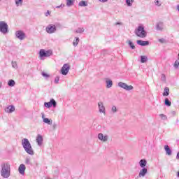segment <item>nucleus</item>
I'll list each match as a JSON object with an SVG mask.
<instances>
[{
	"instance_id": "f257e3e1",
	"label": "nucleus",
	"mask_w": 179,
	"mask_h": 179,
	"mask_svg": "<svg viewBox=\"0 0 179 179\" xmlns=\"http://www.w3.org/2000/svg\"><path fill=\"white\" fill-rule=\"evenodd\" d=\"M0 174L3 178H9L10 177V164L9 163L1 164Z\"/></svg>"
},
{
	"instance_id": "f03ea898",
	"label": "nucleus",
	"mask_w": 179,
	"mask_h": 179,
	"mask_svg": "<svg viewBox=\"0 0 179 179\" xmlns=\"http://www.w3.org/2000/svg\"><path fill=\"white\" fill-rule=\"evenodd\" d=\"M22 145L26 153L30 155V156H34V150H33V147H31V144L30 143L29 139L23 138L22 140Z\"/></svg>"
},
{
	"instance_id": "7ed1b4c3",
	"label": "nucleus",
	"mask_w": 179,
	"mask_h": 179,
	"mask_svg": "<svg viewBox=\"0 0 179 179\" xmlns=\"http://www.w3.org/2000/svg\"><path fill=\"white\" fill-rule=\"evenodd\" d=\"M134 33L136 36L140 37V38H145L148 36V33L145 31L143 26H138V28L135 29Z\"/></svg>"
},
{
	"instance_id": "20e7f679",
	"label": "nucleus",
	"mask_w": 179,
	"mask_h": 179,
	"mask_svg": "<svg viewBox=\"0 0 179 179\" xmlns=\"http://www.w3.org/2000/svg\"><path fill=\"white\" fill-rule=\"evenodd\" d=\"M52 55V50H46L44 49H41L39 51V57L41 58H44V57H51Z\"/></svg>"
},
{
	"instance_id": "39448f33",
	"label": "nucleus",
	"mask_w": 179,
	"mask_h": 179,
	"mask_svg": "<svg viewBox=\"0 0 179 179\" xmlns=\"http://www.w3.org/2000/svg\"><path fill=\"white\" fill-rule=\"evenodd\" d=\"M0 31L2 34H8L9 31L8 30V24L3 21H0Z\"/></svg>"
},
{
	"instance_id": "423d86ee",
	"label": "nucleus",
	"mask_w": 179,
	"mask_h": 179,
	"mask_svg": "<svg viewBox=\"0 0 179 179\" xmlns=\"http://www.w3.org/2000/svg\"><path fill=\"white\" fill-rule=\"evenodd\" d=\"M118 87H121L122 89H124V90H127V92H130V90H134V86L132 85H128L125 83H118Z\"/></svg>"
},
{
	"instance_id": "0eeeda50",
	"label": "nucleus",
	"mask_w": 179,
	"mask_h": 179,
	"mask_svg": "<svg viewBox=\"0 0 179 179\" xmlns=\"http://www.w3.org/2000/svg\"><path fill=\"white\" fill-rule=\"evenodd\" d=\"M71 69V66L69 64H64L61 69L62 75L66 76Z\"/></svg>"
},
{
	"instance_id": "6e6552de",
	"label": "nucleus",
	"mask_w": 179,
	"mask_h": 179,
	"mask_svg": "<svg viewBox=\"0 0 179 179\" xmlns=\"http://www.w3.org/2000/svg\"><path fill=\"white\" fill-rule=\"evenodd\" d=\"M46 31L49 34H52L57 31V27L55 24H49L46 27Z\"/></svg>"
},
{
	"instance_id": "1a4fd4ad",
	"label": "nucleus",
	"mask_w": 179,
	"mask_h": 179,
	"mask_svg": "<svg viewBox=\"0 0 179 179\" xmlns=\"http://www.w3.org/2000/svg\"><path fill=\"white\" fill-rule=\"evenodd\" d=\"M15 36L17 38H18V40H24L26 37V34H24L23 31H17L15 32Z\"/></svg>"
},
{
	"instance_id": "9d476101",
	"label": "nucleus",
	"mask_w": 179,
	"mask_h": 179,
	"mask_svg": "<svg viewBox=\"0 0 179 179\" xmlns=\"http://www.w3.org/2000/svg\"><path fill=\"white\" fill-rule=\"evenodd\" d=\"M98 108H99V113L106 115V106H104V103H103L102 101H99L98 103Z\"/></svg>"
},
{
	"instance_id": "9b49d317",
	"label": "nucleus",
	"mask_w": 179,
	"mask_h": 179,
	"mask_svg": "<svg viewBox=\"0 0 179 179\" xmlns=\"http://www.w3.org/2000/svg\"><path fill=\"white\" fill-rule=\"evenodd\" d=\"M18 171L21 176H24V171H26V166L24 164H21L18 167Z\"/></svg>"
},
{
	"instance_id": "f8f14e48",
	"label": "nucleus",
	"mask_w": 179,
	"mask_h": 179,
	"mask_svg": "<svg viewBox=\"0 0 179 179\" xmlns=\"http://www.w3.org/2000/svg\"><path fill=\"white\" fill-rule=\"evenodd\" d=\"M164 29V24L162 22H159L156 24V30L158 31H163Z\"/></svg>"
},
{
	"instance_id": "ddd939ff",
	"label": "nucleus",
	"mask_w": 179,
	"mask_h": 179,
	"mask_svg": "<svg viewBox=\"0 0 179 179\" xmlns=\"http://www.w3.org/2000/svg\"><path fill=\"white\" fill-rule=\"evenodd\" d=\"M5 111H6V113H7L8 114H12V113H13V112L15 111V106H13V105L8 106L5 108Z\"/></svg>"
},
{
	"instance_id": "4468645a",
	"label": "nucleus",
	"mask_w": 179,
	"mask_h": 179,
	"mask_svg": "<svg viewBox=\"0 0 179 179\" xmlns=\"http://www.w3.org/2000/svg\"><path fill=\"white\" fill-rule=\"evenodd\" d=\"M98 138L102 142H107L108 141V136H104L103 134L100 133L98 134Z\"/></svg>"
},
{
	"instance_id": "2eb2a0df",
	"label": "nucleus",
	"mask_w": 179,
	"mask_h": 179,
	"mask_svg": "<svg viewBox=\"0 0 179 179\" xmlns=\"http://www.w3.org/2000/svg\"><path fill=\"white\" fill-rule=\"evenodd\" d=\"M36 143L39 146H41L43 145V136L41 134H38L36 138Z\"/></svg>"
},
{
	"instance_id": "dca6fc26",
	"label": "nucleus",
	"mask_w": 179,
	"mask_h": 179,
	"mask_svg": "<svg viewBox=\"0 0 179 179\" xmlns=\"http://www.w3.org/2000/svg\"><path fill=\"white\" fill-rule=\"evenodd\" d=\"M148 174V169L143 168L141 170H140V172L138 173V177L141 178V177H145Z\"/></svg>"
},
{
	"instance_id": "f3484780",
	"label": "nucleus",
	"mask_w": 179,
	"mask_h": 179,
	"mask_svg": "<svg viewBox=\"0 0 179 179\" xmlns=\"http://www.w3.org/2000/svg\"><path fill=\"white\" fill-rule=\"evenodd\" d=\"M136 43L138 45H141L142 47H145L146 45H149V41H148L138 40Z\"/></svg>"
},
{
	"instance_id": "a211bd4d",
	"label": "nucleus",
	"mask_w": 179,
	"mask_h": 179,
	"mask_svg": "<svg viewBox=\"0 0 179 179\" xmlns=\"http://www.w3.org/2000/svg\"><path fill=\"white\" fill-rule=\"evenodd\" d=\"M42 118H43V122H45V124H48V125H52V120L45 117L43 113H42Z\"/></svg>"
},
{
	"instance_id": "6ab92c4d",
	"label": "nucleus",
	"mask_w": 179,
	"mask_h": 179,
	"mask_svg": "<svg viewBox=\"0 0 179 179\" xmlns=\"http://www.w3.org/2000/svg\"><path fill=\"white\" fill-rule=\"evenodd\" d=\"M146 159H141L139 162V166L141 167V169H145L146 164H147Z\"/></svg>"
},
{
	"instance_id": "aec40b11",
	"label": "nucleus",
	"mask_w": 179,
	"mask_h": 179,
	"mask_svg": "<svg viewBox=\"0 0 179 179\" xmlns=\"http://www.w3.org/2000/svg\"><path fill=\"white\" fill-rule=\"evenodd\" d=\"M164 149H165V151H166V154L168 156H171L172 152H171V149H170V147L169 145H165Z\"/></svg>"
},
{
	"instance_id": "412c9836",
	"label": "nucleus",
	"mask_w": 179,
	"mask_h": 179,
	"mask_svg": "<svg viewBox=\"0 0 179 179\" xmlns=\"http://www.w3.org/2000/svg\"><path fill=\"white\" fill-rule=\"evenodd\" d=\"M106 83L107 89H110V87H113V80H106Z\"/></svg>"
},
{
	"instance_id": "4be33fe9",
	"label": "nucleus",
	"mask_w": 179,
	"mask_h": 179,
	"mask_svg": "<svg viewBox=\"0 0 179 179\" xmlns=\"http://www.w3.org/2000/svg\"><path fill=\"white\" fill-rule=\"evenodd\" d=\"M162 94L163 96H169L170 94V88L166 87Z\"/></svg>"
},
{
	"instance_id": "5701e85b",
	"label": "nucleus",
	"mask_w": 179,
	"mask_h": 179,
	"mask_svg": "<svg viewBox=\"0 0 179 179\" xmlns=\"http://www.w3.org/2000/svg\"><path fill=\"white\" fill-rule=\"evenodd\" d=\"M66 6L69 8L72 6L73 3H75V0H66Z\"/></svg>"
},
{
	"instance_id": "b1692460",
	"label": "nucleus",
	"mask_w": 179,
	"mask_h": 179,
	"mask_svg": "<svg viewBox=\"0 0 179 179\" xmlns=\"http://www.w3.org/2000/svg\"><path fill=\"white\" fill-rule=\"evenodd\" d=\"M141 64H145V62H148V56H141Z\"/></svg>"
},
{
	"instance_id": "393cba45",
	"label": "nucleus",
	"mask_w": 179,
	"mask_h": 179,
	"mask_svg": "<svg viewBox=\"0 0 179 179\" xmlns=\"http://www.w3.org/2000/svg\"><path fill=\"white\" fill-rule=\"evenodd\" d=\"M110 111H111V113H113V114H115V113H117L118 109H117V106H112Z\"/></svg>"
},
{
	"instance_id": "a878e982",
	"label": "nucleus",
	"mask_w": 179,
	"mask_h": 179,
	"mask_svg": "<svg viewBox=\"0 0 179 179\" xmlns=\"http://www.w3.org/2000/svg\"><path fill=\"white\" fill-rule=\"evenodd\" d=\"M16 83H15V80H10L8 82V85L10 86V87H13V86H15Z\"/></svg>"
},
{
	"instance_id": "bb28decb",
	"label": "nucleus",
	"mask_w": 179,
	"mask_h": 179,
	"mask_svg": "<svg viewBox=\"0 0 179 179\" xmlns=\"http://www.w3.org/2000/svg\"><path fill=\"white\" fill-rule=\"evenodd\" d=\"M159 116L160 117L161 120H162L163 121H167V115L161 113L159 115Z\"/></svg>"
},
{
	"instance_id": "cd10ccee",
	"label": "nucleus",
	"mask_w": 179,
	"mask_h": 179,
	"mask_svg": "<svg viewBox=\"0 0 179 179\" xmlns=\"http://www.w3.org/2000/svg\"><path fill=\"white\" fill-rule=\"evenodd\" d=\"M16 6H22L23 5V0H15Z\"/></svg>"
},
{
	"instance_id": "c85d7f7f",
	"label": "nucleus",
	"mask_w": 179,
	"mask_h": 179,
	"mask_svg": "<svg viewBox=\"0 0 179 179\" xmlns=\"http://www.w3.org/2000/svg\"><path fill=\"white\" fill-rule=\"evenodd\" d=\"M83 31H85L84 28H78L77 29H75V33H77V34H82L83 33Z\"/></svg>"
},
{
	"instance_id": "c756f323",
	"label": "nucleus",
	"mask_w": 179,
	"mask_h": 179,
	"mask_svg": "<svg viewBox=\"0 0 179 179\" xmlns=\"http://www.w3.org/2000/svg\"><path fill=\"white\" fill-rule=\"evenodd\" d=\"M75 38H76V40L73 41V45L74 47H77V46H78V44H79V38L76 37Z\"/></svg>"
},
{
	"instance_id": "7c9ffc66",
	"label": "nucleus",
	"mask_w": 179,
	"mask_h": 179,
	"mask_svg": "<svg viewBox=\"0 0 179 179\" xmlns=\"http://www.w3.org/2000/svg\"><path fill=\"white\" fill-rule=\"evenodd\" d=\"M127 43L129 44L130 48H131V50H135V45H134V43H132V41H131L130 40L127 41Z\"/></svg>"
},
{
	"instance_id": "2f4dec72",
	"label": "nucleus",
	"mask_w": 179,
	"mask_h": 179,
	"mask_svg": "<svg viewBox=\"0 0 179 179\" xmlns=\"http://www.w3.org/2000/svg\"><path fill=\"white\" fill-rule=\"evenodd\" d=\"M78 6H87V2L85 1H81L79 2Z\"/></svg>"
},
{
	"instance_id": "473e14b6",
	"label": "nucleus",
	"mask_w": 179,
	"mask_h": 179,
	"mask_svg": "<svg viewBox=\"0 0 179 179\" xmlns=\"http://www.w3.org/2000/svg\"><path fill=\"white\" fill-rule=\"evenodd\" d=\"M164 104H165V106L170 107V106H171V101H170V100H169L168 98H166Z\"/></svg>"
},
{
	"instance_id": "72a5a7b5",
	"label": "nucleus",
	"mask_w": 179,
	"mask_h": 179,
	"mask_svg": "<svg viewBox=\"0 0 179 179\" xmlns=\"http://www.w3.org/2000/svg\"><path fill=\"white\" fill-rule=\"evenodd\" d=\"M173 67L175 68V69H178V68H179V59L176 60V62L173 64Z\"/></svg>"
},
{
	"instance_id": "f704fd0d",
	"label": "nucleus",
	"mask_w": 179,
	"mask_h": 179,
	"mask_svg": "<svg viewBox=\"0 0 179 179\" xmlns=\"http://www.w3.org/2000/svg\"><path fill=\"white\" fill-rule=\"evenodd\" d=\"M50 105H51V107H57V101H55V100L54 99H51L50 101Z\"/></svg>"
},
{
	"instance_id": "c9c22d12",
	"label": "nucleus",
	"mask_w": 179,
	"mask_h": 179,
	"mask_svg": "<svg viewBox=\"0 0 179 179\" xmlns=\"http://www.w3.org/2000/svg\"><path fill=\"white\" fill-rule=\"evenodd\" d=\"M25 164L31 165V161L30 159V157H27L25 159Z\"/></svg>"
},
{
	"instance_id": "e433bc0d",
	"label": "nucleus",
	"mask_w": 179,
	"mask_h": 179,
	"mask_svg": "<svg viewBox=\"0 0 179 179\" xmlns=\"http://www.w3.org/2000/svg\"><path fill=\"white\" fill-rule=\"evenodd\" d=\"M11 65L14 69H17V63L16 62H12Z\"/></svg>"
},
{
	"instance_id": "4c0bfd02",
	"label": "nucleus",
	"mask_w": 179,
	"mask_h": 179,
	"mask_svg": "<svg viewBox=\"0 0 179 179\" xmlns=\"http://www.w3.org/2000/svg\"><path fill=\"white\" fill-rule=\"evenodd\" d=\"M133 2H134V1H132V0H126V3H127V6H132Z\"/></svg>"
},
{
	"instance_id": "58836bf2",
	"label": "nucleus",
	"mask_w": 179,
	"mask_h": 179,
	"mask_svg": "<svg viewBox=\"0 0 179 179\" xmlns=\"http://www.w3.org/2000/svg\"><path fill=\"white\" fill-rule=\"evenodd\" d=\"M42 76H43V78H45L47 79V78H48L50 77V75L48 74L47 73L43 71L42 72Z\"/></svg>"
},
{
	"instance_id": "ea45409f",
	"label": "nucleus",
	"mask_w": 179,
	"mask_h": 179,
	"mask_svg": "<svg viewBox=\"0 0 179 179\" xmlns=\"http://www.w3.org/2000/svg\"><path fill=\"white\" fill-rule=\"evenodd\" d=\"M63 8H65V4L61 3L60 6H56V9H63Z\"/></svg>"
},
{
	"instance_id": "a19ab883",
	"label": "nucleus",
	"mask_w": 179,
	"mask_h": 179,
	"mask_svg": "<svg viewBox=\"0 0 179 179\" xmlns=\"http://www.w3.org/2000/svg\"><path fill=\"white\" fill-rule=\"evenodd\" d=\"M44 106H45V107H46L47 108H51V103H50V102H45Z\"/></svg>"
},
{
	"instance_id": "79ce46f5",
	"label": "nucleus",
	"mask_w": 179,
	"mask_h": 179,
	"mask_svg": "<svg viewBox=\"0 0 179 179\" xmlns=\"http://www.w3.org/2000/svg\"><path fill=\"white\" fill-rule=\"evenodd\" d=\"M155 3L156 6H162V2L159 0H156L155 1Z\"/></svg>"
},
{
	"instance_id": "37998d69",
	"label": "nucleus",
	"mask_w": 179,
	"mask_h": 179,
	"mask_svg": "<svg viewBox=\"0 0 179 179\" xmlns=\"http://www.w3.org/2000/svg\"><path fill=\"white\" fill-rule=\"evenodd\" d=\"M161 80H162V82H166V75L165 74L161 75Z\"/></svg>"
},
{
	"instance_id": "c03bdc74",
	"label": "nucleus",
	"mask_w": 179,
	"mask_h": 179,
	"mask_svg": "<svg viewBox=\"0 0 179 179\" xmlns=\"http://www.w3.org/2000/svg\"><path fill=\"white\" fill-rule=\"evenodd\" d=\"M55 83L56 85H58V83H59V76H56L55 78Z\"/></svg>"
},
{
	"instance_id": "a18cd8bd",
	"label": "nucleus",
	"mask_w": 179,
	"mask_h": 179,
	"mask_svg": "<svg viewBox=\"0 0 179 179\" xmlns=\"http://www.w3.org/2000/svg\"><path fill=\"white\" fill-rule=\"evenodd\" d=\"M159 43H162L163 44V43H166V39L161 38V39H159Z\"/></svg>"
},
{
	"instance_id": "49530a36",
	"label": "nucleus",
	"mask_w": 179,
	"mask_h": 179,
	"mask_svg": "<svg viewBox=\"0 0 179 179\" xmlns=\"http://www.w3.org/2000/svg\"><path fill=\"white\" fill-rule=\"evenodd\" d=\"M100 2H102L103 3H104L105 2H107V1L108 0H99Z\"/></svg>"
},
{
	"instance_id": "de8ad7c7",
	"label": "nucleus",
	"mask_w": 179,
	"mask_h": 179,
	"mask_svg": "<svg viewBox=\"0 0 179 179\" xmlns=\"http://www.w3.org/2000/svg\"><path fill=\"white\" fill-rule=\"evenodd\" d=\"M50 10H48L46 13H45V16H48L50 15Z\"/></svg>"
},
{
	"instance_id": "09e8293b",
	"label": "nucleus",
	"mask_w": 179,
	"mask_h": 179,
	"mask_svg": "<svg viewBox=\"0 0 179 179\" xmlns=\"http://www.w3.org/2000/svg\"><path fill=\"white\" fill-rule=\"evenodd\" d=\"M176 159H177V160H179V152L177 154Z\"/></svg>"
},
{
	"instance_id": "8fccbe9b",
	"label": "nucleus",
	"mask_w": 179,
	"mask_h": 179,
	"mask_svg": "<svg viewBox=\"0 0 179 179\" xmlns=\"http://www.w3.org/2000/svg\"><path fill=\"white\" fill-rule=\"evenodd\" d=\"M56 127H57V124H53V128H54V129H55Z\"/></svg>"
},
{
	"instance_id": "3c124183",
	"label": "nucleus",
	"mask_w": 179,
	"mask_h": 179,
	"mask_svg": "<svg viewBox=\"0 0 179 179\" xmlns=\"http://www.w3.org/2000/svg\"><path fill=\"white\" fill-rule=\"evenodd\" d=\"M2 87V82L0 81V89Z\"/></svg>"
},
{
	"instance_id": "603ef678",
	"label": "nucleus",
	"mask_w": 179,
	"mask_h": 179,
	"mask_svg": "<svg viewBox=\"0 0 179 179\" xmlns=\"http://www.w3.org/2000/svg\"><path fill=\"white\" fill-rule=\"evenodd\" d=\"M177 10H178V12H179V4L177 6Z\"/></svg>"
},
{
	"instance_id": "864d4df0",
	"label": "nucleus",
	"mask_w": 179,
	"mask_h": 179,
	"mask_svg": "<svg viewBox=\"0 0 179 179\" xmlns=\"http://www.w3.org/2000/svg\"><path fill=\"white\" fill-rule=\"evenodd\" d=\"M121 24V23H120V22H117V24Z\"/></svg>"
},
{
	"instance_id": "5fc2aeb1",
	"label": "nucleus",
	"mask_w": 179,
	"mask_h": 179,
	"mask_svg": "<svg viewBox=\"0 0 179 179\" xmlns=\"http://www.w3.org/2000/svg\"><path fill=\"white\" fill-rule=\"evenodd\" d=\"M178 177H179V172L178 173Z\"/></svg>"
},
{
	"instance_id": "6e6d98bb",
	"label": "nucleus",
	"mask_w": 179,
	"mask_h": 179,
	"mask_svg": "<svg viewBox=\"0 0 179 179\" xmlns=\"http://www.w3.org/2000/svg\"><path fill=\"white\" fill-rule=\"evenodd\" d=\"M1 1H2V0H0V2H1Z\"/></svg>"
}]
</instances>
